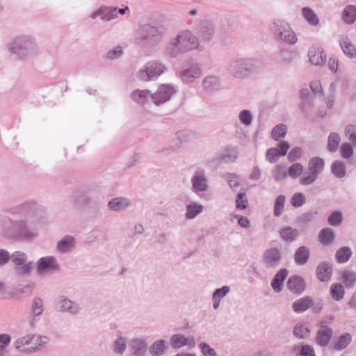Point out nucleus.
<instances>
[{
  "mask_svg": "<svg viewBox=\"0 0 356 356\" xmlns=\"http://www.w3.org/2000/svg\"><path fill=\"white\" fill-rule=\"evenodd\" d=\"M273 175L277 181L285 179L287 176L286 166L281 164L276 165L273 170Z\"/></svg>",
  "mask_w": 356,
  "mask_h": 356,
  "instance_id": "de8ad7c7",
  "label": "nucleus"
},
{
  "mask_svg": "<svg viewBox=\"0 0 356 356\" xmlns=\"http://www.w3.org/2000/svg\"><path fill=\"white\" fill-rule=\"evenodd\" d=\"M282 259L281 252L278 248H271L266 250L263 256L264 263L266 267H276Z\"/></svg>",
  "mask_w": 356,
  "mask_h": 356,
  "instance_id": "dca6fc26",
  "label": "nucleus"
},
{
  "mask_svg": "<svg viewBox=\"0 0 356 356\" xmlns=\"http://www.w3.org/2000/svg\"><path fill=\"white\" fill-rule=\"evenodd\" d=\"M200 348L202 351V353L204 356H216V353L213 348H212L210 346L207 344L206 343H201L200 344Z\"/></svg>",
  "mask_w": 356,
  "mask_h": 356,
  "instance_id": "774afa93",
  "label": "nucleus"
},
{
  "mask_svg": "<svg viewBox=\"0 0 356 356\" xmlns=\"http://www.w3.org/2000/svg\"><path fill=\"white\" fill-rule=\"evenodd\" d=\"M132 349L135 356H141L146 352L147 346L143 341L135 339L132 342Z\"/></svg>",
  "mask_w": 356,
  "mask_h": 356,
  "instance_id": "49530a36",
  "label": "nucleus"
},
{
  "mask_svg": "<svg viewBox=\"0 0 356 356\" xmlns=\"http://www.w3.org/2000/svg\"><path fill=\"white\" fill-rule=\"evenodd\" d=\"M351 341L352 337L350 334H343L333 343L332 348L337 351L342 350L349 345Z\"/></svg>",
  "mask_w": 356,
  "mask_h": 356,
  "instance_id": "f704fd0d",
  "label": "nucleus"
},
{
  "mask_svg": "<svg viewBox=\"0 0 356 356\" xmlns=\"http://www.w3.org/2000/svg\"><path fill=\"white\" fill-rule=\"evenodd\" d=\"M312 304L309 298H301L293 303V308L296 312H302L307 310Z\"/></svg>",
  "mask_w": 356,
  "mask_h": 356,
  "instance_id": "a18cd8bd",
  "label": "nucleus"
},
{
  "mask_svg": "<svg viewBox=\"0 0 356 356\" xmlns=\"http://www.w3.org/2000/svg\"><path fill=\"white\" fill-rule=\"evenodd\" d=\"M197 29L204 40H210L214 34L215 26L211 21L202 20L198 24Z\"/></svg>",
  "mask_w": 356,
  "mask_h": 356,
  "instance_id": "a211bd4d",
  "label": "nucleus"
},
{
  "mask_svg": "<svg viewBox=\"0 0 356 356\" xmlns=\"http://www.w3.org/2000/svg\"><path fill=\"white\" fill-rule=\"evenodd\" d=\"M341 155L344 159H349L353 154V146L350 143H343L340 147Z\"/></svg>",
  "mask_w": 356,
  "mask_h": 356,
  "instance_id": "4d7b16f0",
  "label": "nucleus"
},
{
  "mask_svg": "<svg viewBox=\"0 0 356 356\" xmlns=\"http://www.w3.org/2000/svg\"><path fill=\"white\" fill-rule=\"evenodd\" d=\"M0 236L10 242H31L38 236V229L32 221L4 217L0 221Z\"/></svg>",
  "mask_w": 356,
  "mask_h": 356,
  "instance_id": "f257e3e1",
  "label": "nucleus"
},
{
  "mask_svg": "<svg viewBox=\"0 0 356 356\" xmlns=\"http://www.w3.org/2000/svg\"><path fill=\"white\" fill-rule=\"evenodd\" d=\"M342 19L348 24H353L356 20V6H346L342 12Z\"/></svg>",
  "mask_w": 356,
  "mask_h": 356,
  "instance_id": "72a5a7b5",
  "label": "nucleus"
},
{
  "mask_svg": "<svg viewBox=\"0 0 356 356\" xmlns=\"http://www.w3.org/2000/svg\"><path fill=\"white\" fill-rule=\"evenodd\" d=\"M8 212L12 215L22 216L28 221L29 219L36 221L43 216L44 209L35 201L29 200L10 208Z\"/></svg>",
  "mask_w": 356,
  "mask_h": 356,
  "instance_id": "423d86ee",
  "label": "nucleus"
},
{
  "mask_svg": "<svg viewBox=\"0 0 356 356\" xmlns=\"http://www.w3.org/2000/svg\"><path fill=\"white\" fill-rule=\"evenodd\" d=\"M331 172L337 178L341 179L346 174V168L343 162L334 161L331 165Z\"/></svg>",
  "mask_w": 356,
  "mask_h": 356,
  "instance_id": "4c0bfd02",
  "label": "nucleus"
},
{
  "mask_svg": "<svg viewBox=\"0 0 356 356\" xmlns=\"http://www.w3.org/2000/svg\"><path fill=\"white\" fill-rule=\"evenodd\" d=\"M32 312L34 315L38 316L43 312L42 301L40 298H35L32 304Z\"/></svg>",
  "mask_w": 356,
  "mask_h": 356,
  "instance_id": "69168bd1",
  "label": "nucleus"
},
{
  "mask_svg": "<svg viewBox=\"0 0 356 356\" xmlns=\"http://www.w3.org/2000/svg\"><path fill=\"white\" fill-rule=\"evenodd\" d=\"M208 180L203 170H196L191 178L192 188L195 193L205 192L209 188Z\"/></svg>",
  "mask_w": 356,
  "mask_h": 356,
  "instance_id": "9b49d317",
  "label": "nucleus"
},
{
  "mask_svg": "<svg viewBox=\"0 0 356 356\" xmlns=\"http://www.w3.org/2000/svg\"><path fill=\"white\" fill-rule=\"evenodd\" d=\"M72 199L74 204L81 208L88 207L92 202L91 198L86 193L81 191H75L72 194Z\"/></svg>",
  "mask_w": 356,
  "mask_h": 356,
  "instance_id": "cd10ccee",
  "label": "nucleus"
},
{
  "mask_svg": "<svg viewBox=\"0 0 356 356\" xmlns=\"http://www.w3.org/2000/svg\"><path fill=\"white\" fill-rule=\"evenodd\" d=\"M281 156L276 147H270L266 152V159L270 163L277 162Z\"/></svg>",
  "mask_w": 356,
  "mask_h": 356,
  "instance_id": "bf43d9fd",
  "label": "nucleus"
},
{
  "mask_svg": "<svg viewBox=\"0 0 356 356\" xmlns=\"http://www.w3.org/2000/svg\"><path fill=\"white\" fill-rule=\"evenodd\" d=\"M258 70V61L252 58H233L226 65L229 75L236 79H247L255 75Z\"/></svg>",
  "mask_w": 356,
  "mask_h": 356,
  "instance_id": "20e7f679",
  "label": "nucleus"
},
{
  "mask_svg": "<svg viewBox=\"0 0 356 356\" xmlns=\"http://www.w3.org/2000/svg\"><path fill=\"white\" fill-rule=\"evenodd\" d=\"M300 99L302 101H305L307 103H308V105L309 106H313V97L310 95L309 90L306 88H301L299 92Z\"/></svg>",
  "mask_w": 356,
  "mask_h": 356,
  "instance_id": "e2e57ef3",
  "label": "nucleus"
},
{
  "mask_svg": "<svg viewBox=\"0 0 356 356\" xmlns=\"http://www.w3.org/2000/svg\"><path fill=\"white\" fill-rule=\"evenodd\" d=\"M33 267V261H29V262L26 261V263L23 264L22 266H18L15 269V271L18 275L24 276V275L29 274L31 272Z\"/></svg>",
  "mask_w": 356,
  "mask_h": 356,
  "instance_id": "13d9d810",
  "label": "nucleus"
},
{
  "mask_svg": "<svg viewBox=\"0 0 356 356\" xmlns=\"http://www.w3.org/2000/svg\"><path fill=\"white\" fill-rule=\"evenodd\" d=\"M166 32L167 28L163 24H145L136 31V42L145 47H156L162 42Z\"/></svg>",
  "mask_w": 356,
  "mask_h": 356,
  "instance_id": "f03ea898",
  "label": "nucleus"
},
{
  "mask_svg": "<svg viewBox=\"0 0 356 356\" xmlns=\"http://www.w3.org/2000/svg\"><path fill=\"white\" fill-rule=\"evenodd\" d=\"M165 70V66L161 62L158 60L149 61L138 72L137 77L143 81H150L159 76Z\"/></svg>",
  "mask_w": 356,
  "mask_h": 356,
  "instance_id": "0eeeda50",
  "label": "nucleus"
},
{
  "mask_svg": "<svg viewBox=\"0 0 356 356\" xmlns=\"http://www.w3.org/2000/svg\"><path fill=\"white\" fill-rule=\"evenodd\" d=\"M341 280L346 288H353L356 282V273L351 270H345L341 273Z\"/></svg>",
  "mask_w": 356,
  "mask_h": 356,
  "instance_id": "c9c22d12",
  "label": "nucleus"
},
{
  "mask_svg": "<svg viewBox=\"0 0 356 356\" xmlns=\"http://www.w3.org/2000/svg\"><path fill=\"white\" fill-rule=\"evenodd\" d=\"M296 54L291 51H280L279 54V59L280 63L289 65L294 61Z\"/></svg>",
  "mask_w": 356,
  "mask_h": 356,
  "instance_id": "09e8293b",
  "label": "nucleus"
},
{
  "mask_svg": "<svg viewBox=\"0 0 356 356\" xmlns=\"http://www.w3.org/2000/svg\"><path fill=\"white\" fill-rule=\"evenodd\" d=\"M60 270V265L54 256L42 257L36 262V274L38 275L58 273Z\"/></svg>",
  "mask_w": 356,
  "mask_h": 356,
  "instance_id": "6e6552de",
  "label": "nucleus"
},
{
  "mask_svg": "<svg viewBox=\"0 0 356 356\" xmlns=\"http://www.w3.org/2000/svg\"><path fill=\"white\" fill-rule=\"evenodd\" d=\"M325 167V161L323 158L314 156L309 159L308 163V168L310 172L318 175L321 174Z\"/></svg>",
  "mask_w": 356,
  "mask_h": 356,
  "instance_id": "a878e982",
  "label": "nucleus"
},
{
  "mask_svg": "<svg viewBox=\"0 0 356 356\" xmlns=\"http://www.w3.org/2000/svg\"><path fill=\"white\" fill-rule=\"evenodd\" d=\"M301 11L303 17L309 24L317 26L319 24L318 16L311 8L303 7Z\"/></svg>",
  "mask_w": 356,
  "mask_h": 356,
  "instance_id": "e433bc0d",
  "label": "nucleus"
},
{
  "mask_svg": "<svg viewBox=\"0 0 356 356\" xmlns=\"http://www.w3.org/2000/svg\"><path fill=\"white\" fill-rule=\"evenodd\" d=\"M238 152L236 147L228 146L226 147L218 155L213 159V161L218 163H229L234 162L238 158Z\"/></svg>",
  "mask_w": 356,
  "mask_h": 356,
  "instance_id": "ddd939ff",
  "label": "nucleus"
},
{
  "mask_svg": "<svg viewBox=\"0 0 356 356\" xmlns=\"http://www.w3.org/2000/svg\"><path fill=\"white\" fill-rule=\"evenodd\" d=\"M304 170L303 165L300 163L292 164L288 170L289 175L293 179H297L300 176Z\"/></svg>",
  "mask_w": 356,
  "mask_h": 356,
  "instance_id": "603ef678",
  "label": "nucleus"
},
{
  "mask_svg": "<svg viewBox=\"0 0 356 356\" xmlns=\"http://www.w3.org/2000/svg\"><path fill=\"white\" fill-rule=\"evenodd\" d=\"M177 91L175 86L172 84H162L157 91L153 93L152 102L159 106L170 99L172 96Z\"/></svg>",
  "mask_w": 356,
  "mask_h": 356,
  "instance_id": "9d476101",
  "label": "nucleus"
},
{
  "mask_svg": "<svg viewBox=\"0 0 356 356\" xmlns=\"http://www.w3.org/2000/svg\"><path fill=\"white\" fill-rule=\"evenodd\" d=\"M202 74V69L199 64L194 63L180 72V76L185 83H192Z\"/></svg>",
  "mask_w": 356,
  "mask_h": 356,
  "instance_id": "4468645a",
  "label": "nucleus"
},
{
  "mask_svg": "<svg viewBox=\"0 0 356 356\" xmlns=\"http://www.w3.org/2000/svg\"><path fill=\"white\" fill-rule=\"evenodd\" d=\"M75 239L70 235H66L57 243V248L60 252H67L74 246Z\"/></svg>",
  "mask_w": 356,
  "mask_h": 356,
  "instance_id": "473e14b6",
  "label": "nucleus"
},
{
  "mask_svg": "<svg viewBox=\"0 0 356 356\" xmlns=\"http://www.w3.org/2000/svg\"><path fill=\"white\" fill-rule=\"evenodd\" d=\"M333 274V267L331 263L327 261H321L316 266V275L321 282H328Z\"/></svg>",
  "mask_w": 356,
  "mask_h": 356,
  "instance_id": "f8f14e48",
  "label": "nucleus"
},
{
  "mask_svg": "<svg viewBox=\"0 0 356 356\" xmlns=\"http://www.w3.org/2000/svg\"><path fill=\"white\" fill-rule=\"evenodd\" d=\"M203 206L197 203H191L186 206V218L193 219L203 211Z\"/></svg>",
  "mask_w": 356,
  "mask_h": 356,
  "instance_id": "ea45409f",
  "label": "nucleus"
},
{
  "mask_svg": "<svg viewBox=\"0 0 356 356\" xmlns=\"http://www.w3.org/2000/svg\"><path fill=\"white\" fill-rule=\"evenodd\" d=\"M290 202L293 207H300L306 202L305 195L302 193H296L291 197Z\"/></svg>",
  "mask_w": 356,
  "mask_h": 356,
  "instance_id": "5fc2aeb1",
  "label": "nucleus"
},
{
  "mask_svg": "<svg viewBox=\"0 0 356 356\" xmlns=\"http://www.w3.org/2000/svg\"><path fill=\"white\" fill-rule=\"evenodd\" d=\"M335 238L334 231L331 228H323L318 234V240L323 245H328L333 243Z\"/></svg>",
  "mask_w": 356,
  "mask_h": 356,
  "instance_id": "2f4dec72",
  "label": "nucleus"
},
{
  "mask_svg": "<svg viewBox=\"0 0 356 356\" xmlns=\"http://www.w3.org/2000/svg\"><path fill=\"white\" fill-rule=\"evenodd\" d=\"M167 342L165 340H160L154 342L150 348V353L153 356L161 355L167 346Z\"/></svg>",
  "mask_w": 356,
  "mask_h": 356,
  "instance_id": "79ce46f5",
  "label": "nucleus"
},
{
  "mask_svg": "<svg viewBox=\"0 0 356 356\" xmlns=\"http://www.w3.org/2000/svg\"><path fill=\"white\" fill-rule=\"evenodd\" d=\"M318 176L312 172L307 175H303L300 179V184L303 186H308L313 184L317 179Z\"/></svg>",
  "mask_w": 356,
  "mask_h": 356,
  "instance_id": "338daca9",
  "label": "nucleus"
},
{
  "mask_svg": "<svg viewBox=\"0 0 356 356\" xmlns=\"http://www.w3.org/2000/svg\"><path fill=\"white\" fill-rule=\"evenodd\" d=\"M123 54V51L120 46L115 47L113 49L106 52V58L111 60H115L120 58Z\"/></svg>",
  "mask_w": 356,
  "mask_h": 356,
  "instance_id": "0e129e2a",
  "label": "nucleus"
},
{
  "mask_svg": "<svg viewBox=\"0 0 356 356\" xmlns=\"http://www.w3.org/2000/svg\"><path fill=\"white\" fill-rule=\"evenodd\" d=\"M317 213H318L317 211L305 212L297 217V222L299 223H302V224H306L307 222H309L313 220V218Z\"/></svg>",
  "mask_w": 356,
  "mask_h": 356,
  "instance_id": "680f3d73",
  "label": "nucleus"
},
{
  "mask_svg": "<svg viewBox=\"0 0 356 356\" xmlns=\"http://www.w3.org/2000/svg\"><path fill=\"white\" fill-rule=\"evenodd\" d=\"M300 232L297 229H293L290 226L280 229V236L283 241L292 242L296 241Z\"/></svg>",
  "mask_w": 356,
  "mask_h": 356,
  "instance_id": "c756f323",
  "label": "nucleus"
},
{
  "mask_svg": "<svg viewBox=\"0 0 356 356\" xmlns=\"http://www.w3.org/2000/svg\"><path fill=\"white\" fill-rule=\"evenodd\" d=\"M310 256V251L307 246L302 245L298 248L294 254V261L297 265L305 264Z\"/></svg>",
  "mask_w": 356,
  "mask_h": 356,
  "instance_id": "393cba45",
  "label": "nucleus"
},
{
  "mask_svg": "<svg viewBox=\"0 0 356 356\" xmlns=\"http://www.w3.org/2000/svg\"><path fill=\"white\" fill-rule=\"evenodd\" d=\"M286 132V126L283 124H279L273 129L271 136L275 140L279 141L281 138L285 137Z\"/></svg>",
  "mask_w": 356,
  "mask_h": 356,
  "instance_id": "37998d69",
  "label": "nucleus"
},
{
  "mask_svg": "<svg viewBox=\"0 0 356 356\" xmlns=\"http://www.w3.org/2000/svg\"><path fill=\"white\" fill-rule=\"evenodd\" d=\"M343 216L340 211H332L327 218V222L331 226H339L342 223Z\"/></svg>",
  "mask_w": 356,
  "mask_h": 356,
  "instance_id": "8fccbe9b",
  "label": "nucleus"
},
{
  "mask_svg": "<svg viewBox=\"0 0 356 356\" xmlns=\"http://www.w3.org/2000/svg\"><path fill=\"white\" fill-rule=\"evenodd\" d=\"M90 17L92 19L100 17L103 21L108 22L118 17L117 7H101L91 13Z\"/></svg>",
  "mask_w": 356,
  "mask_h": 356,
  "instance_id": "f3484780",
  "label": "nucleus"
},
{
  "mask_svg": "<svg viewBox=\"0 0 356 356\" xmlns=\"http://www.w3.org/2000/svg\"><path fill=\"white\" fill-rule=\"evenodd\" d=\"M131 205V202L124 197L112 198L108 202V208L113 211H124Z\"/></svg>",
  "mask_w": 356,
  "mask_h": 356,
  "instance_id": "aec40b11",
  "label": "nucleus"
},
{
  "mask_svg": "<svg viewBox=\"0 0 356 356\" xmlns=\"http://www.w3.org/2000/svg\"><path fill=\"white\" fill-rule=\"evenodd\" d=\"M353 255L352 250L348 246L339 248L335 253V259L338 264H344L350 260Z\"/></svg>",
  "mask_w": 356,
  "mask_h": 356,
  "instance_id": "7c9ffc66",
  "label": "nucleus"
},
{
  "mask_svg": "<svg viewBox=\"0 0 356 356\" xmlns=\"http://www.w3.org/2000/svg\"><path fill=\"white\" fill-rule=\"evenodd\" d=\"M307 285L303 277L298 275H293L286 282L287 289H305Z\"/></svg>",
  "mask_w": 356,
  "mask_h": 356,
  "instance_id": "bb28decb",
  "label": "nucleus"
},
{
  "mask_svg": "<svg viewBox=\"0 0 356 356\" xmlns=\"http://www.w3.org/2000/svg\"><path fill=\"white\" fill-rule=\"evenodd\" d=\"M270 29L278 39L288 44H292L297 42V37L295 33L290 30L289 25L284 28L279 22H273L270 24Z\"/></svg>",
  "mask_w": 356,
  "mask_h": 356,
  "instance_id": "1a4fd4ad",
  "label": "nucleus"
},
{
  "mask_svg": "<svg viewBox=\"0 0 356 356\" xmlns=\"http://www.w3.org/2000/svg\"><path fill=\"white\" fill-rule=\"evenodd\" d=\"M202 86L208 92L219 90L221 88L220 78L216 75H208L203 79Z\"/></svg>",
  "mask_w": 356,
  "mask_h": 356,
  "instance_id": "6ab92c4d",
  "label": "nucleus"
},
{
  "mask_svg": "<svg viewBox=\"0 0 356 356\" xmlns=\"http://www.w3.org/2000/svg\"><path fill=\"white\" fill-rule=\"evenodd\" d=\"M310 330L306 324H297L293 330L294 334L299 338H305L309 336Z\"/></svg>",
  "mask_w": 356,
  "mask_h": 356,
  "instance_id": "3c124183",
  "label": "nucleus"
},
{
  "mask_svg": "<svg viewBox=\"0 0 356 356\" xmlns=\"http://www.w3.org/2000/svg\"><path fill=\"white\" fill-rule=\"evenodd\" d=\"M286 201V197L284 195H278L274 203L273 213L276 217H279L283 212L284 208V204Z\"/></svg>",
  "mask_w": 356,
  "mask_h": 356,
  "instance_id": "c03bdc74",
  "label": "nucleus"
},
{
  "mask_svg": "<svg viewBox=\"0 0 356 356\" xmlns=\"http://www.w3.org/2000/svg\"><path fill=\"white\" fill-rule=\"evenodd\" d=\"M339 44L344 54L348 58H354L356 57V48L347 35H342L340 36Z\"/></svg>",
  "mask_w": 356,
  "mask_h": 356,
  "instance_id": "412c9836",
  "label": "nucleus"
},
{
  "mask_svg": "<svg viewBox=\"0 0 356 356\" xmlns=\"http://www.w3.org/2000/svg\"><path fill=\"white\" fill-rule=\"evenodd\" d=\"M153 93L149 90H134L131 94V99L140 104H144L149 102H152Z\"/></svg>",
  "mask_w": 356,
  "mask_h": 356,
  "instance_id": "b1692460",
  "label": "nucleus"
},
{
  "mask_svg": "<svg viewBox=\"0 0 356 356\" xmlns=\"http://www.w3.org/2000/svg\"><path fill=\"white\" fill-rule=\"evenodd\" d=\"M170 343L172 348L176 349L184 346L192 349L195 346V341L193 336L184 337L180 334H174L170 339Z\"/></svg>",
  "mask_w": 356,
  "mask_h": 356,
  "instance_id": "2eb2a0df",
  "label": "nucleus"
},
{
  "mask_svg": "<svg viewBox=\"0 0 356 356\" xmlns=\"http://www.w3.org/2000/svg\"><path fill=\"white\" fill-rule=\"evenodd\" d=\"M28 255L24 252L17 250L10 254V261L15 266L18 267L26 263Z\"/></svg>",
  "mask_w": 356,
  "mask_h": 356,
  "instance_id": "58836bf2",
  "label": "nucleus"
},
{
  "mask_svg": "<svg viewBox=\"0 0 356 356\" xmlns=\"http://www.w3.org/2000/svg\"><path fill=\"white\" fill-rule=\"evenodd\" d=\"M332 336V330L321 325L316 334V341L318 345L325 346L330 343Z\"/></svg>",
  "mask_w": 356,
  "mask_h": 356,
  "instance_id": "4be33fe9",
  "label": "nucleus"
},
{
  "mask_svg": "<svg viewBox=\"0 0 356 356\" xmlns=\"http://www.w3.org/2000/svg\"><path fill=\"white\" fill-rule=\"evenodd\" d=\"M341 142V137L339 134L336 132H331L328 136L327 149L330 152H336Z\"/></svg>",
  "mask_w": 356,
  "mask_h": 356,
  "instance_id": "a19ab883",
  "label": "nucleus"
},
{
  "mask_svg": "<svg viewBox=\"0 0 356 356\" xmlns=\"http://www.w3.org/2000/svg\"><path fill=\"white\" fill-rule=\"evenodd\" d=\"M238 118L241 123L245 126H250L253 120L252 113L248 109L242 110L239 113Z\"/></svg>",
  "mask_w": 356,
  "mask_h": 356,
  "instance_id": "864d4df0",
  "label": "nucleus"
},
{
  "mask_svg": "<svg viewBox=\"0 0 356 356\" xmlns=\"http://www.w3.org/2000/svg\"><path fill=\"white\" fill-rule=\"evenodd\" d=\"M308 56L312 64L321 65L326 61V56L320 48L312 47L308 51Z\"/></svg>",
  "mask_w": 356,
  "mask_h": 356,
  "instance_id": "5701e85b",
  "label": "nucleus"
},
{
  "mask_svg": "<svg viewBox=\"0 0 356 356\" xmlns=\"http://www.w3.org/2000/svg\"><path fill=\"white\" fill-rule=\"evenodd\" d=\"M199 44L198 39L189 31H183L171 38L165 48V53L170 58L193 50Z\"/></svg>",
  "mask_w": 356,
  "mask_h": 356,
  "instance_id": "7ed1b4c3",
  "label": "nucleus"
},
{
  "mask_svg": "<svg viewBox=\"0 0 356 356\" xmlns=\"http://www.w3.org/2000/svg\"><path fill=\"white\" fill-rule=\"evenodd\" d=\"M248 206V201L246 198V194L244 192L238 193L236 196V207L238 209H245Z\"/></svg>",
  "mask_w": 356,
  "mask_h": 356,
  "instance_id": "6e6d98bb",
  "label": "nucleus"
},
{
  "mask_svg": "<svg viewBox=\"0 0 356 356\" xmlns=\"http://www.w3.org/2000/svg\"><path fill=\"white\" fill-rule=\"evenodd\" d=\"M286 268L280 269L273 277L271 282V286L274 290H280L283 289V284L288 275Z\"/></svg>",
  "mask_w": 356,
  "mask_h": 356,
  "instance_id": "c85d7f7f",
  "label": "nucleus"
},
{
  "mask_svg": "<svg viewBox=\"0 0 356 356\" xmlns=\"http://www.w3.org/2000/svg\"><path fill=\"white\" fill-rule=\"evenodd\" d=\"M303 151L300 147H293L288 154V159L290 162H294L302 157Z\"/></svg>",
  "mask_w": 356,
  "mask_h": 356,
  "instance_id": "052dcab7",
  "label": "nucleus"
},
{
  "mask_svg": "<svg viewBox=\"0 0 356 356\" xmlns=\"http://www.w3.org/2000/svg\"><path fill=\"white\" fill-rule=\"evenodd\" d=\"M9 49L21 59L31 58L37 54L36 44L30 37L26 35L16 38L9 44Z\"/></svg>",
  "mask_w": 356,
  "mask_h": 356,
  "instance_id": "39448f33",
  "label": "nucleus"
}]
</instances>
